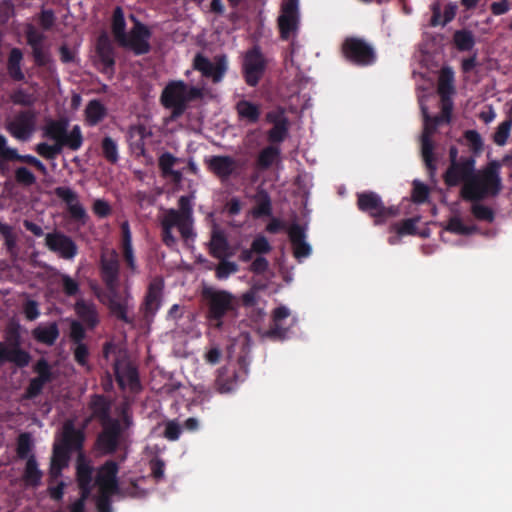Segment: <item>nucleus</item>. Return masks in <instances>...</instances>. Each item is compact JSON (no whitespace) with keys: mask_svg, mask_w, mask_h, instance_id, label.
<instances>
[{"mask_svg":"<svg viewBox=\"0 0 512 512\" xmlns=\"http://www.w3.org/2000/svg\"><path fill=\"white\" fill-rule=\"evenodd\" d=\"M33 443L31 439V435L29 433H22L18 436L17 439V456L20 459H28L30 456L29 453L32 449Z\"/></svg>","mask_w":512,"mask_h":512,"instance_id":"nucleus-52","label":"nucleus"},{"mask_svg":"<svg viewBox=\"0 0 512 512\" xmlns=\"http://www.w3.org/2000/svg\"><path fill=\"white\" fill-rule=\"evenodd\" d=\"M501 162L493 160L463 184L460 195L467 202H481L482 200L497 196L502 188L500 177Z\"/></svg>","mask_w":512,"mask_h":512,"instance_id":"nucleus-3","label":"nucleus"},{"mask_svg":"<svg viewBox=\"0 0 512 512\" xmlns=\"http://www.w3.org/2000/svg\"><path fill=\"white\" fill-rule=\"evenodd\" d=\"M20 322H8L4 331V341L0 342V366L12 363L19 368L29 365L31 356L21 348Z\"/></svg>","mask_w":512,"mask_h":512,"instance_id":"nucleus-5","label":"nucleus"},{"mask_svg":"<svg viewBox=\"0 0 512 512\" xmlns=\"http://www.w3.org/2000/svg\"><path fill=\"white\" fill-rule=\"evenodd\" d=\"M209 253L217 259L228 258L233 255L230 252V244L225 232L217 227H214L211 233Z\"/></svg>","mask_w":512,"mask_h":512,"instance_id":"nucleus-31","label":"nucleus"},{"mask_svg":"<svg viewBox=\"0 0 512 512\" xmlns=\"http://www.w3.org/2000/svg\"><path fill=\"white\" fill-rule=\"evenodd\" d=\"M48 381L43 380L41 378L35 377L32 378L29 382V385L27 386L25 392H24V399L31 400L36 398L43 390L44 385Z\"/></svg>","mask_w":512,"mask_h":512,"instance_id":"nucleus-57","label":"nucleus"},{"mask_svg":"<svg viewBox=\"0 0 512 512\" xmlns=\"http://www.w3.org/2000/svg\"><path fill=\"white\" fill-rule=\"evenodd\" d=\"M453 43L459 51H470L475 45V38L470 30H456L453 34Z\"/></svg>","mask_w":512,"mask_h":512,"instance_id":"nucleus-42","label":"nucleus"},{"mask_svg":"<svg viewBox=\"0 0 512 512\" xmlns=\"http://www.w3.org/2000/svg\"><path fill=\"white\" fill-rule=\"evenodd\" d=\"M207 168L221 181L228 180L237 167L236 160L228 155H215L205 160Z\"/></svg>","mask_w":512,"mask_h":512,"instance_id":"nucleus-27","label":"nucleus"},{"mask_svg":"<svg viewBox=\"0 0 512 512\" xmlns=\"http://www.w3.org/2000/svg\"><path fill=\"white\" fill-rule=\"evenodd\" d=\"M45 244L50 251L58 253L63 259H72L78 251L77 245L72 238L61 232L46 234Z\"/></svg>","mask_w":512,"mask_h":512,"instance_id":"nucleus-24","label":"nucleus"},{"mask_svg":"<svg viewBox=\"0 0 512 512\" xmlns=\"http://www.w3.org/2000/svg\"><path fill=\"white\" fill-rule=\"evenodd\" d=\"M259 333L262 338L271 341H283L287 338L288 328L283 327L281 322H269V327L259 328Z\"/></svg>","mask_w":512,"mask_h":512,"instance_id":"nucleus-41","label":"nucleus"},{"mask_svg":"<svg viewBox=\"0 0 512 512\" xmlns=\"http://www.w3.org/2000/svg\"><path fill=\"white\" fill-rule=\"evenodd\" d=\"M102 155L107 162L116 164L119 160L118 145L111 137L105 136L101 141Z\"/></svg>","mask_w":512,"mask_h":512,"instance_id":"nucleus-45","label":"nucleus"},{"mask_svg":"<svg viewBox=\"0 0 512 512\" xmlns=\"http://www.w3.org/2000/svg\"><path fill=\"white\" fill-rule=\"evenodd\" d=\"M193 66L204 77L211 78L214 83H218L223 79L228 68L225 55L217 56L215 62H212L200 53L195 56Z\"/></svg>","mask_w":512,"mask_h":512,"instance_id":"nucleus-18","label":"nucleus"},{"mask_svg":"<svg viewBox=\"0 0 512 512\" xmlns=\"http://www.w3.org/2000/svg\"><path fill=\"white\" fill-rule=\"evenodd\" d=\"M341 53L347 62L358 67L371 66L377 60L374 47L365 39L357 36H349L344 39Z\"/></svg>","mask_w":512,"mask_h":512,"instance_id":"nucleus-8","label":"nucleus"},{"mask_svg":"<svg viewBox=\"0 0 512 512\" xmlns=\"http://www.w3.org/2000/svg\"><path fill=\"white\" fill-rule=\"evenodd\" d=\"M8 154L10 157V161H18V162H22V163L31 165V166L35 167L42 174H46V172H47L46 166L38 158H36L35 156H33L31 154L21 155L18 153L17 150L8 151Z\"/></svg>","mask_w":512,"mask_h":512,"instance_id":"nucleus-47","label":"nucleus"},{"mask_svg":"<svg viewBox=\"0 0 512 512\" xmlns=\"http://www.w3.org/2000/svg\"><path fill=\"white\" fill-rule=\"evenodd\" d=\"M107 114L106 107L99 100H91L85 109V117L88 125L95 126L102 121Z\"/></svg>","mask_w":512,"mask_h":512,"instance_id":"nucleus-37","label":"nucleus"},{"mask_svg":"<svg viewBox=\"0 0 512 512\" xmlns=\"http://www.w3.org/2000/svg\"><path fill=\"white\" fill-rule=\"evenodd\" d=\"M178 161L179 159L170 152L162 153L158 159V167L161 171L162 176L167 177V173L173 170L174 165Z\"/></svg>","mask_w":512,"mask_h":512,"instance_id":"nucleus-56","label":"nucleus"},{"mask_svg":"<svg viewBox=\"0 0 512 512\" xmlns=\"http://www.w3.org/2000/svg\"><path fill=\"white\" fill-rule=\"evenodd\" d=\"M267 64V59L258 45L248 49L242 63L245 83L250 87H256L264 76Z\"/></svg>","mask_w":512,"mask_h":512,"instance_id":"nucleus-11","label":"nucleus"},{"mask_svg":"<svg viewBox=\"0 0 512 512\" xmlns=\"http://www.w3.org/2000/svg\"><path fill=\"white\" fill-rule=\"evenodd\" d=\"M100 277L105 288L120 284V261L116 250L102 252L100 255Z\"/></svg>","mask_w":512,"mask_h":512,"instance_id":"nucleus-16","label":"nucleus"},{"mask_svg":"<svg viewBox=\"0 0 512 512\" xmlns=\"http://www.w3.org/2000/svg\"><path fill=\"white\" fill-rule=\"evenodd\" d=\"M23 59V53L19 48H12L7 62V70L10 77L14 81H22L25 78L24 73L21 69V61Z\"/></svg>","mask_w":512,"mask_h":512,"instance_id":"nucleus-36","label":"nucleus"},{"mask_svg":"<svg viewBox=\"0 0 512 512\" xmlns=\"http://www.w3.org/2000/svg\"><path fill=\"white\" fill-rule=\"evenodd\" d=\"M203 97L202 89L189 86L184 81H170L162 90L160 101L166 109H171V119L181 117L188 104Z\"/></svg>","mask_w":512,"mask_h":512,"instance_id":"nucleus-4","label":"nucleus"},{"mask_svg":"<svg viewBox=\"0 0 512 512\" xmlns=\"http://www.w3.org/2000/svg\"><path fill=\"white\" fill-rule=\"evenodd\" d=\"M96 55L99 71L111 77L115 72V52L107 36L101 35L98 38Z\"/></svg>","mask_w":512,"mask_h":512,"instance_id":"nucleus-25","label":"nucleus"},{"mask_svg":"<svg viewBox=\"0 0 512 512\" xmlns=\"http://www.w3.org/2000/svg\"><path fill=\"white\" fill-rule=\"evenodd\" d=\"M91 410V415L85 420V424L88 425L92 420H97L100 424L114 420L111 417V402L101 394H94L88 405Z\"/></svg>","mask_w":512,"mask_h":512,"instance_id":"nucleus-29","label":"nucleus"},{"mask_svg":"<svg viewBox=\"0 0 512 512\" xmlns=\"http://www.w3.org/2000/svg\"><path fill=\"white\" fill-rule=\"evenodd\" d=\"M119 466L114 460H107L97 471L95 485L99 491L119 493L118 475Z\"/></svg>","mask_w":512,"mask_h":512,"instance_id":"nucleus-23","label":"nucleus"},{"mask_svg":"<svg viewBox=\"0 0 512 512\" xmlns=\"http://www.w3.org/2000/svg\"><path fill=\"white\" fill-rule=\"evenodd\" d=\"M36 112L34 110L20 111L8 125L10 134L22 141L28 140L35 131Z\"/></svg>","mask_w":512,"mask_h":512,"instance_id":"nucleus-21","label":"nucleus"},{"mask_svg":"<svg viewBox=\"0 0 512 512\" xmlns=\"http://www.w3.org/2000/svg\"><path fill=\"white\" fill-rule=\"evenodd\" d=\"M114 373L121 389L128 387L131 392H139L141 390L138 370L129 360L125 358L116 359Z\"/></svg>","mask_w":512,"mask_h":512,"instance_id":"nucleus-17","label":"nucleus"},{"mask_svg":"<svg viewBox=\"0 0 512 512\" xmlns=\"http://www.w3.org/2000/svg\"><path fill=\"white\" fill-rule=\"evenodd\" d=\"M279 155L280 149L276 146L269 145L258 154L256 165L260 170H267L278 159Z\"/></svg>","mask_w":512,"mask_h":512,"instance_id":"nucleus-39","label":"nucleus"},{"mask_svg":"<svg viewBox=\"0 0 512 512\" xmlns=\"http://www.w3.org/2000/svg\"><path fill=\"white\" fill-rule=\"evenodd\" d=\"M476 226L465 225L458 216L451 217L446 226V230L458 235H471L476 231Z\"/></svg>","mask_w":512,"mask_h":512,"instance_id":"nucleus-48","label":"nucleus"},{"mask_svg":"<svg viewBox=\"0 0 512 512\" xmlns=\"http://www.w3.org/2000/svg\"><path fill=\"white\" fill-rule=\"evenodd\" d=\"M289 123H278L268 131V140L270 143H281L285 140L288 134Z\"/></svg>","mask_w":512,"mask_h":512,"instance_id":"nucleus-55","label":"nucleus"},{"mask_svg":"<svg viewBox=\"0 0 512 512\" xmlns=\"http://www.w3.org/2000/svg\"><path fill=\"white\" fill-rule=\"evenodd\" d=\"M202 298L207 307L208 316L213 320H221L223 317H236L240 307V300L226 290L213 287H204Z\"/></svg>","mask_w":512,"mask_h":512,"instance_id":"nucleus-6","label":"nucleus"},{"mask_svg":"<svg viewBox=\"0 0 512 512\" xmlns=\"http://www.w3.org/2000/svg\"><path fill=\"white\" fill-rule=\"evenodd\" d=\"M75 312L80 320H97V312L92 302L78 299L75 303Z\"/></svg>","mask_w":512,"mask_h":512,"instance_id":"nucleus-46","label":"nucleus"},{"mask_svg":"<svg viewBox=\"0 0 512 512\" xmlns=\"http://www.w3.org/2000/svg\"><path fill=\"white\" fill-rule=\"evenodd\" d=\"M102 430L96 437L95 446L103 455L114 454L122 441L123 428L120 419H114L100 424Z\"/></svg>","mask_w":512,"mask_h":512,"instance_id":"nucleus-12","label":"nucleus"},{"mask_svg":"<svg viewBox=\"0 0 512 512\" xmlns=\"http://www.w3.org/2000/svg\"><path fill=\"white\" fill-rule=\"evenodd\" d=\"M121 248L123 259L127 267L132 271L136 272L137 264L132 246V234L128 221H124L121 226Z\"/></svg>","mask_w":512,"mask_h":512,"instance_id":"nucleus-32","label":"nucleus"},{"mask_svg":"<svg viewBox=\"0 0 512 512\" xmlns=\"http://www.w3.org/2000/svg\"><path fill=\"white\" fill-rule=\"evenodd\" d=\"M287 232L293 246L294 257L298 260L308 257L311 254V246L306 242L305 228L298 223H293Z\"/></svg>","mask_w":512,"mask_h":512,"instance_id":"nucleus-28","label":"nucleus"},{"mask_svg":"<svg viewBox=\"0 0 512 512\" xmlns=\"http://www.w3.org/2000/svg\"><path fill=\"white\" fill-rule=\"evenodd\" d=\"M43 473L38 468V463L34 455H30L26 461L23 480L27 486L38 487L41 483Z\"/></svg>","mask_w":512,"mask_h":512,"instance_id":"nucleus-35","label":"nucleus"},{"mask_svg":"<svg viewBox=\"0 0 512 512\" xmlns=\"http://www.w3.org/2000/svg\"><path fill=\"white\" fill-rule=\"evenodd\" d=\"M512 127V120L507 119L499 124L497 127L494 135H493V141L498 146H504L510 136Z\"/></svg>","mask_w":512,"mask_h":512,"instance_id":"nucleus-51","label":"nucleus"},{"mask_svg":"<svg viewBox=\"0 0 512 512\" xmlns=\"http://www.w3.org/2000/svg\"><path fill=\"white\" fill-rule=\"evenodd\" d=\"M424 114V129L421 136V154L424 161V164L429 171L430 175H433L436 172V158L434 156V144L431 140L433 133L436 128L432 126L430 122V116L426 110V108H422Z\"/></svg>","mask_w":512,"mask_h":512,"instance_id":"nucleus-22","label":"nucleus"},{"mask_svg":"<svg viewBox=\"0 0 512 512\" xmlns=\"http://www.w3.org/2000/svg\"><path fill=\"white\" fill-rule=\"evenodd\" d=\"M76 479L80 490V497L76 502L85 504L93 491V467L90 464L76 465Z\"/></svg>","mask_w":512,"mask_h":512,"instance_id":"nucleus-30","label":"nucleus"},{"mask_svg":"<svg viewBox=\"0 0 512 512\" xmlns=\"http://www.w3.org/2000/svg\"><path fill=\"white\" fill-rule=\"evenodd\" d=\"M160 228L161 240L168 248H174L177 245V238L173 234L174 228L178 229L185 242L195 240L193 207L189 197L179 198L178 209L170 208L164 211L160 218Z\"/></svg>","mask_w":512,"mask_h":512,"instance_id":"nucleus-2","label":"nucleus"},{"mask_svg":"<svg viewBox=\"0 0 512 512\" xmlns=\"http://www.w3.org/2000/svg\"><path fill=\"white\" fill-rule=\"evenodd\" d=\"M15 181L22 186L29 187L35 184L36 177L27 167L21 166L15 169Z\"/></svg>","mask_w":512,"mask_h":512,"instance_id":"nucleus-54","label":"nucleus"},{"mask_svg":"<svg viewBox=\"0 0 512 512\" xmlns=\"http://www.w3.org/2000/svg\"><path fill=\"white\" fill-rule=\"evenodd\" d=\"M111 29L118 44L125 40V36L127 34L126 21L123 9L120 6H117L113 11Z\"/></svg>","mask_w":512,"mask_h":512,"instance_id":"nucleus-38","label":"nucleus"},{"mask_svg":"<svg viewBox=\"0 0 512 512\" xmlns=\"http://www.w3.org/2000/svg\"><path fill=\"white\" fill-rule=\"evenodd\" d=\"M163 290L164 280L162 277H154L149 282L143 303L141 305V310L147 320L155 317L157 311L161 307Z\"/></svg>","mask_w":512,"mask_h":512,"instance_id":"nucleus-19","label":"nucleus"},{"mask_svg":"<svg viewBox=\"0 0 512 512\" xmlns=\"http://www.w3.org/2000/svg\"><path fill=\"white\" fill-rule=\"evenodd\" d=\"M134 25L129 34H126L125 40L119 45L133 51L135 55H144L150 52L151 46L149 40L152 36L150 29L140 22L134 15H130Z\"/></svg>","mask_w":512,"mask_h":512,"instance_id":"nucleus-13","label":"nucleus"},{"mask_svg":"<svg viewBox=\"0 0 512 512\" xmlns=\"http://www.w3.org/2000/svg\"><path fill=\"white\" fill-rule=\"evenodd\" d=\"M252 251L256 254H268L272 250V246L264 235H257L251 243Z\"/></svg>","mask_w":512,"mask_h":512,"instance_id":"nucleus-62","label":"nucleus"},{"mask_svg":"<svg viewBox=\"0 0 512 512\" xmlns=\"http://www.w3.org/2000/svg\"><path fill=\"white\" fill-rule=\"evenodd\" d=\"M471 213L479 221L492 223L495 219V212L493 209L481 204L480 202H472Z\"/></svg>","mask_w":512,"mask_h":512,"instance_id":"nucleus-49","label":"nucleus"},{"mask_svg":"<svg viewBox=\"0 0 512 512\" xmlns=\"http://www.w3.org/2000/svg\"><path fill=\"white\" fill-rule=\"evenodd\" d=\"M356 196L357 208L372 217L375 225H382L399 214L398 207L385 206L381 196L374 191L359 192Z\"/></svg>","mask_w":512,"mask_h":512,"instance_id":"nucleus-7","label":"nucleus"},{"mask_svg":"<svg viewBox=\"0 0 512 512\" xmlns=\"http://www.w3.org/2000/svg\"><path fill=\"white\" fill-rule=\"evenodd\" d=\"M68 120L58 119L49 120L44 129L43 134L50 140L54 141V144L49 145L46 142L38 143L35 147V151L43 158L47 160L55 159L64 148H68L72 151H77L82 147L83 135L79 125L72 127L68 131Z\"/></svg>","mask_w":512,"mask_h":512,"instance_id":"nucleus-1","label":"nucleus"},{"mask_svg":"<svg viewBox=\"0 0 512 512\" xmlns=\"http://www.w3.org/2000/svg\"><path fill=\"white\" fill-rule=\"evenodd\" d=\"M428 196H429L428 187L419 181H414L413 182V190H412L413 202L418 203V204L424 203L428 199Z\"/></svg>","mask_w":512,"mask_h":512,"instance_id":"nucleus-64","label":"nucleus"},{"mask_svg":"<svg viewBox=\"0 0 512 512\" xmlns=\"http://www.w3.org/2000/svg\"><path fill=\"white\" fill-rule=\"evenodd\" d=\"M71 455L72 454L66 452L65 450L53 445V454L50 464L66 468L70 462Z\"/></svg>","mask_w":512,"mask_h":512,"instance_id":"nucleus-61","label":"nucleus"},{"mask_svg":"<svg viewBox=\"0 0 512 512\" xmlns=\"http://www.w3.org/2000/svg\"><path fill=\"white\" fill-rule=\"evenodd\" d=\"M130 148L137 156H144L146 128L143 125L131 126L128 131Z\"/></svg>","mask_w":512,"mask_h":512,"instance_id":"nucleus-33","label":"nucleus"},{"mask_svg":"<svg viewBox=\"0 0 512 512\" xmlns=\"http://www.w3.org/2000/svg\"><path fill=\"white\" fill-rule=\"evenodd\" d=\"M10 99L13 104L21 106H32L36 101L35 96L23 88L15 89L11 93Z\"/></svg>","mask_w":512,"mask_h":512,"instance_id":"nucleus-50","label":"nucleus"},{"mask_svg":"<svg viewBox=\"0 0 512 512\" xmlns=\"http://www.w3.org/2000/svg\"><path fill=\"white\" fill-rule=\"evenodd\" d=\"M63 293L67 297H75L80 293L79 283L68 274H60Z\"/></svg>","mask_w":512,"mask_h":512,"instance_id":"nucleus-53","label":"nucleus"},{"mask_svg":"<svg viewBox=\"0 0 512 512\" xmlns=\"http://www.w3.org/2000/svg\"><path fill=\"white\" fill-rule=\"evenodd\" d=\"M54 194L66 203L71 218L75 221L85 223L87 213L80 204L78 194L69 187L59 186L54 189Z\"/></svg>","mask_w":512,"mask_h":512,"instance_id":"nucleus-26","label":"nucleus"},{"mask_svg":"<svg viewBox=\"0 0 512 512\" xmlns=\"http://www.w3.org/2000/svg\"><path fill=\"white\" fill-rule=\"evenodd\" d=\"M117 493L99 491L96 498V508L98 512H112L111 497Z\"/></svg>","mask_w":512,"mask_h":512,"instance_id":"nucleus-63","label":"nucleus"},{"mask_svg":"<svg viewBox=\"0 0 512 512\" xmlns=\"http://www.w3.org/2000/svg\"><path fill=\"white\" fill-rule=\"evenodd\" d=\"M476 161L472 156H461L458 162L450 164L443 175L444 183L448 187L465 184L475 172Z\"/></svg>","mask_w":512,"mask_h":512,"instance_id":"nucleus-15","label":"nucleus"},{"mask_svg":"<svg viewBox=\"0 0 512 512\" xmlns=\"http://www.w3.org/2000/svg\"><path fill=\"white\" fill-rule=\"evenodd\" d=\"M418 219L408 218L404 219L400 223H395L393 229L399 235H414L416 233V223Z\"/></svg>","mask_w":512,"mask_h":512,"instance_id":"nucleus-59","label":"nucleus"},{"mask_svg":"<svg viewBox=\"0 0 512 512\" xmlns=\"http://www.w3.org/2000/svg\"><path fill=\"white\" fill-rule=\"evenodd\" d=\"M464 138L469 143L471 150L478 154L483 150V140L479 132L476 130H466L464 132Z\"/></svg>","mask_w":512,"mask_h":512,"instance_id":"nucleus-60","label":"nucleus"},{"mask_svg":"<svg viewBox=\"0 0 512 512\" xmlns=\"http://www.w3.org/2000/svg\"><path fill=\"white\" fill-rule=\"evenodd\" d=\"M86 427L87 425L84 423L82 427L77 428L73 420H67L62 426L59 440L54 443L55 446L70 454L77 453L76 465H79V463L90 464L84 453Z\"/></svg>","mask_w":512,"mask_h":512,"instance_id":"nucleus-9","label":"nucleus"},{"mask_svg":"<svg viewBox=\"0 0 512 512\" xmlns=\"http://www.w3.org/2000/svg\"><path fill=\"white\" fill-rule=\"evenodd\" d=\"M252 214L256 218L270 216L272 214L271 199L266 191L261 190L258 192L256 206L253 208Z\"/></svg>","mask_w":512,"mask_h":512,"instance_id":"nucleus-43","label":"nucleus"},{"mask_svg":"<svg viewBox=\"0 0 512 512\" xmlns=\"http://www.w3.org/2000/svg\"><path fill=\"white\" fill-rule=\"evenodd\" d=\"M239 366L241 372H237L235 368L222 367L217 371V376L214 382V388L219 393H228L233 391L237 384L244 380L247 375L244 359H239Z\"/></svg>","mask_w":512,"mask_h":512,"instance_id":"nucleus-20","label":"nucleus"},{"mask_svg":"<svg viewBox=\"0 0 512 512\" xmlns=\"http://www.w3.org/2000/svg\"><path fill=\"white\" fill-rule=\"evenodd\" d=\"M103 302L107 305L110 314L117 320H130L128 318V309L133 300L128 289L121 290L119 285L112 288H105Z\"/></svg>","mask_w":512,"mask_h":512,"instance_id":"nucleus-14","label":"nucleus"},{"mask_svg":"<svg viewBox=\"0 0 512 512\" xmlns=\"http://www.w3.org/2000/svg\"><path fill=\"white\" fill-rule=\"evenodd\" d=\"M453 72L450 69H443L439 78L438 92L442 100L450 99L454 93Z\"/></svg>","mask_w":512,"mask_h":512,"instance_id":"nucleus-44","label":"nucleus"},{"mask_svg":"<svg viewBox=\"0 0 512 512\" xmlns=\"http://www.w3.org/2000/svg\"><path fill=\"white\" fill-rule=\"evenodd\" d=\"M280 38L288 41L296 38L300 29L299 0H283L281 14L277 19Z\"/></svg>","mask_w":512,"mask_h":512,"instance_id":"nucleus-10","label":"nucleus"},{"mask_svg":"<svg viewBox=\"0 0 512 512\" xmlns=\"http://www.w3.org/2000/svg\"><path fill=\"white\" fill-rule=\"evenodd\" d=\"M236 111L240 119L251 124L257 123L261 115L260 106L248 100H240L236 104Z\"/></svg>","mask_w":512,"mask_h":512,"instance_id":"nucleus-34","label":"nucleus"},{"mask_svg":"<svg viewBox=\"0 0 512 512\" xmlns=\"http://www.w3.org/2000/svg\"><path fill=\"white\" fill-rule=\"evenodd\" d=\"M221 261L216 267V277L218 279H226L231 274L238 271V265L234 262L227 261L226 258L220 259Z\"/></svg>","mask_w":512,"mask_h":512,"instance_id":"nucleus-58","label":"nucleus"},{"mask_svg":"<svg viewBox=\"0 0 512 512\" xmlns=\"http://www.w3.org/2000/svg\"><path fill=\"white\" fill-rule=\"evenodd\" d=\"M34 338L43 344L53 345L56 339L59 336V330L57 328L56 322H52V324L48 327H38L33 331Z\"/></svg>","mask_w":512,"mask_h":512,"instance_id":"nucleus-40","label":"nucleus"}]
</instances>
